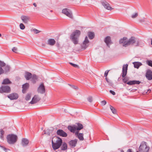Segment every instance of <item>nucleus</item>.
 Returning <instances> with one entry per match:
<instances>
[{
    "label": "nucleus",
    "mask_w": 152,
    "mask_h": 152,
    "mask_svg": "<svg viewBox=\"0 0 152 152\" xmlns=\"http://www.w3.org/2000/svg\"><path fill=\"white\" fill-rule=\"evenodd\" d=\"M137 152H139L138 151H137Z\"/></svg>",
    "instance_id": "338daca9"
},
{
    "label": "nucleus",
    "mask_w": 152,
    "mask_h": 152,
    "mask_svg": "<svg viewBox=\"0 0 152 152\" xmlns=\"http://www.w3.org/2000/svg\"><path fill=\"white\" fill-rule=\"evenodd\" d=\"M29 84L28 83H26L23 85L22 92L23 93H26V90L29 88Z\"/></svg>",
    "instance_id": "5701e85b"
},
{
    "label": "nucleus",
    "mask_w": 152,
    "mask_h": 152,
    "mask_svg": "<svg viewBox=\"0 0 152 152\" xmlns=\"http://www.w3.org/2000/svg\"><path fill=\"white\" fill-rule=\"evenodd\" d=\"M69 64L70 65H71L72 66H74V67H79V66H78V65H77V64H73V63H71V62H69Z\"/></svg>",
    "instance_id": "49530a36"
},
{
    "label": "nucleus",
    "mask_w": 152,
    "mask_h": 152,
    "mask_svg": "<svg viewBox=\"0 0 152 152\" xmlns=\"http://www.w3.org/2000/svg\"><path fill=\"white\" fill-rule=\"evenodd\" d=\"M44 131L45 132V133L46 134V131L45 130Z\"/></svg>",
    "instance_id": "052dcab7"
},
{
    "label": "nucleus",
    "mask_w": 152,
    "mask_h": 152,
    "mask_svg": "<svg viewBox=\"0 0 152 152\" xmlns=\"http://www.w3.org/2000/svg\"><path fill=\"white\" fill-rule=\"evenodd\" d=\"M69 85L71 86H72V87L74 89H77L78 88L77 86H74V85H72V86H71V85H70L69 84H68Z\"/></svg>",
    "instance_id": "09e8293b"
},
{
    "label": "nucleus",
    "mask_w": 152,
    "mask_h": 152,
    "mask_svg": "<svg viewBox=\"0 0 152 152\" xmlns=\"http://www.w3.org/2000/svg\"><path fill=\"white\" fill-rule=\"evenodd\" d=\"M138 15V13L137 12L135 13L132 15V18H136Z\"/></svg>",
    "instance_id": "a19ab883"
},
{
    "label": "nucleus",
    "mask_w": 152,
    "mask_h": 152,
    "mask_svg": "<svg viewBox=\"0 0 152 152\" xmlns=\"http://www.w3.org/2000/svg\"><path fill=\"white\" fill-rule=\"evenodd\" d=\"M88 36L90 39H93L94 37V32H89L88 34Z\"/></svg>",
    "instance_id": "2f4dec72"
},
{
    "label": "nucleus",
    "mask_w": 152,
    "mask_h": 152,
    "mask_svg": "<svg viewBox=\"0 0 152 152\" xmlns=\"http://www.w3.org/2000/svg\"><path fill=\"white\" fill-rule=\"evenodd\" d=\"M80 34V30H76L74 31L70 36V39L75 45L78 43V38Z\"/></svg>",
    "instance_id": "f03ea898"
},
{
    "label": "nucleus",
    "mask_w": 152,
    "mask_h": 152,
    "mask_svg": "<svg viewBox=\"0 0 152 152\" xmlns=\"http://www.w3.org/2000/svg\"><path fill=\"white\" fill-rule=\"evenodd\" d=\"M141 83V82L138 81V80H133L132 81H129L128 82L126 83L127 84L129 85H134L135 84H139L140 83Z\"/></svg>",
    "instance_id": "412c9836"
},
{
    "label": "nucleus",
    "mask_w": 152,
    "mask_h": 152,
    "mask_svg": "<svg viewBox=\"0 0 152 152\" xmlns=\"http://www.w3.org/2000/svg\"><path fill=\"white\" fill-rule=\"evenodd\" d=\"M28 140L26 138H23L22 140L21 144L23 147L27 146L29 143Z\"/></svg>",
    "instance_id": "a211bd4d"
},
{
    "label": "nucleus",
    "mask_w": 152,
    "mask_h": 152,
    "mask_svg": "<svg viewBox=\"0 0 152 152\" xmlns=\"http://www.w3.org/2000/svg\"><path fill=\"white\" fill-rule=\"evenodd\" d=\"M149 149V147H148L146 145V142L143 141L140 145L139 151L140 152H148Z\"/></svg>",
    "instance_id": "39448f33"
},
{
    "label": "nucleus",
    "mask_w": 152,
    "mask_h": 152,
    "mask_svg": "<svg viewBox=\"0 0 152 152\" xmlns=\"http://www.w3.org/2000/svg\"><path fill=\"white\" fill-rule=\"evenodd\" d=\"M62 13L71 18H73L71 12L70 10L67 8H65L62 10Z\"/></svg>",
    "instance_id": "0eeeda50"
},
{
    "label": "nucleus",
    "mask_w": 152,
    "mask_h": 152,
    "mask_svg": "<svg viewBox=\"0 0 152 152\" xmlns=\"http://www.w3.org/2000/svg\"><path fill=\"white\" fill-rule=\"evenodd\" d=\"M133 64L134 65V67L137 69H138L139 67L142 65L141 63L139 62H133Z\"/></svg>",
    "instance_id": "bb28decb"
},
{
    "label": "nucleus",
    "mask_w": 152,
    "mask_h": 152,
    "mask_svg": "<svg viewBox=\"0 0 152 152\" xmlns=\"http://www.w3.org/2000/svg\"><path fill=\"white\" fill-rule=\"evenodd\" d=\"M32 75L31 73L28 72H26L25 75V77L27 80H29L32 77Z\"/></svg>",
    "instance_id": "b1692460"
},
{
    "label": "nucleus",
    "mask_w": 152,
    "mask_h": 152,
    "mask_svg": "<svg viewBox=\"0 0 152 152\" xmlns=\"http://www.w3.org/2000/svg\"><path fill=\"white\" fill-rule=\"evenodd\" d=\"M127 152H132L131 149H129L127 151Z\"/></svg>",
    "instance_id": "6e6d98bb"
},
{
    "label": "nucleus",
    "mask_w": 152,
    "mask_h": 152,
    "mask_svg": "<svg viewBox=\"0 0 152 152\" xmlns=\"http://www.w3.org/2000/svg\"><path fill=\"white\" fill-rule=\"evenodd\" d=\"M68 129L71 132L74 133L75 131L77 130L76 126L74 125L72 126H69L67 127Z\"/></svg>",
    "instance_id": "aec40b11"
},
{
    "label": "nucleus",
    "mask_w": 152,
    "mask_h": 152,
    "mask_svg": "<svg viewBox=\"0 0 152 152\" xmlns=\"http://www.w3.org/2000/svg\"><path fill=\"white\" fill-rule=\"evenodd\" d=\"M50 11H51V12H52V10H51Z\"/></svg>",
    "instance_id": "69168bd1"
},
{
    "label": "nucleus",
    "mask_w": 152,
    "mask_h": 152,
    "mask_svg": "<svg viewBox=\"0 0 152 152\" xmlns=\"http://www.w3.org/2000/svg\"><path fill=\"white\" fill-rule=\"evenodd\" d=\"M139 41L134 37H132L127 41L126 44L124 45L125 47H127L129 45L135 44L136 46L139 45Z\"/></svg>",
    "instance_id": "20e7f679"
},
{
    "label": "nucleus",
    "mask_w": 152,
    "mask_h": 152,
    "mask_svg": "<svg viewBox=\"0 0 152 152\" xmlns=\"http://www.w3.org/2000/svg\"><path fill=\"white\" fill-rule=\"evenodd\" d=\"M56 133L58 135L63 137H66L67 136V134L62 129H59L57 130Z\"/></svg>",
    "instance_id": "9d476101"
},
{
    "label": "nucleus",
    "mask_w": 152,
    "mask_h": 152,
    "mask_svg": "<svg viewBox=\"0 0 152 152\" xmlns=\"http://www.w3.org/2000/svg\"><path fill=\"white\" fill-rule=\"evenodd\" d=\"M21 18L23 22L25 23H27L30 19L29 17L25 15L22 16Z\"/></svg>",
    "instance_id": "6ab92c4d"
},
{
    "label": "nucleus",
    "mask_w": 152,
    "mask_h": 152,
    "mask_svg": "<svg viewBox=\"0 0 152 152\" xmlns=\"http://www.w3.org/2000/svg\"><path fill=\"white\" fill-rule=\"evenodd\" d=\"M4 66H2L3 70V74H7L10 72V66L7 65L4 62Z\"/></svg>",
    "instance_id": "ddd939ff"
},
{
    "label": "nucleus",
    "mask_w": 152,
    "mask_h": 152,
    "mask_svg": "<svg viewBox=\"0 0 152 152\" xmlns=\"http://www.w3.org/2000/svg\"><path fill=\"white\" fill-rule=\"evenodd\" d=\"M56 42V41L54 39H50L48 40L47 44L51 46H53L55 44Z\"/></svg>",
    "instance_id": "393cba45"
},
{
    "label": "nucleus",
    "mask_w": 152,
    "mask_h": 152,
    "mask_svg": "<svg viewBox=\"0 0 152 152\" xmlns=\"http://www.w3.org/2000/svg\"><path fill=\"white\" fill-rule=\"evenodd\" d=\"M33 5L35 7H37V4L36 3H33Z\"/></svg>",
    "instance_id": "13d9d810"
},
{
    "label": "nucleus",
    "mask_w": 152,
    "mask_h": 152,
    "mask_svg": "<svg viewBox=\"0 0 152 152\" xmlns=\"http://www.w3.org/2000/svg\"><path fill=\"white\" fill-rule=\"evenodd\" d=\"M110 92L111 94H113V95H115V92L114 91L112 90H110Z\"/></svg>",
    "instance_id": "603ef678"
},
{
    "label": "nucleus",
    "mask_w": 152,
    "mask_h": 152,
    "mask_svg": "<svg viewBox=\"0 0 152 152\" xmlns=\"http://www.w3.org/2000/svg\"><path fill=\"white\" fill-rule=\"evenodd\" d=\"M108 80L109 79L106 77L105 80L107 82Z\"/></svg>",
    "instance_id": "bf43d9fd"
},
{
    "label": "nucleus",
    "mask_w": 152,
    "mask_h": 152,
    "mask_svg": "<svg viewBox=\"0 0 152 152\" xmlns=\"http://www.w3.org/2000/svg\"><path fill=\"white\" fill-rule=\"evenodd\" d=\"M106 102L105 100H104L101 102L102 104L103 105H105L106 104Z\"/></svg>",
    "instance_id": "3c124183"
},
{
    "label": "nucleus",
    "mask_w": 152,
    "mask_h": 152,
    "mask_svg": "<svg viewBox=\"0 0 152 152\" xmlns=\"http://www.w3.org/2000/svg\"><path fill=\"white\" fill-rule=\"evenodd\" d=\"M145 76L148 80H151L152 79V71L150 69L147 70Z\"/></svg>",
    "instance_id": "2eb2a0df"
},
{
    "label": "nucleus",
    "mask_w": 152,
    "mask_h": 152,
    "mask_svg": "<svg viewBox=\"0 0 152 152\" xmlns=\"http://www.w3.org/2000/svg\"><path fill=\"white\" fill-rule=\"evenodd\" d=\"M77 126H76L77 130H80L82 129L83 128V126L82 124L78 123L77 124Z\"/></svg>",
    "instance_id": "72a5a7b5"
},
{
    "label": "nucleus",
    "mask_w": 152,
    "mask_h": 152,
    "mask_svg": "<svg viewBox=\"0 0 152 152\" xmlns=\"http://www.w3.org/2000/svg\"><path fill=\"white\" fill-rule=\"evenodd\" d=\"M7 97L11 100L17 99L18 98V94L16 93H13L8 95Z\"/></svg>",
    "instance_id": "f8f14e48"
},
{
    "label": "nucleus",
    "mask_w": 152,
    "mask_h": 152,
    "mask_svg": "<svg viewBox=\"0 0 152 152\" xmlns=\"http://www.w3.org/2000/svg\"><path fill=\"white\" fill-rule=\"evenodd\" d=\"M1 36V34L0 33V37Z\"/></svg>",
    "instance_id": "0e129e2a"
},
{
    "label": "nucleus",
    "mask_w": 152,
    "mask_h": 152,
    "mask_svg": "<svg viewBox=\"0 0 152 152\" xmlns=\"http://www.w3.org/2000/svg\"><path fill=\"white\" fill-rule=\"evenodd\" d=\"M121 152H124L123 150H122L121 151Z\"/></svg>",
    "instance_id": "680f3d73"
},
{
    "label": "nucleus",
    "mask_w": 152,
    "mask_h": 152,
    "mask_svg": "<svg viewBox=\"0 0 152 152\" xmlns=\"http://www.w3.org/2000/svg\"><path fill=\"white\" fill-rule=\"evenodd\" d=\"M88 101L91 102L92 101V97L91 96H89L87 98Z\"/></svg>",
    "instance_id": "37998d69"
},
{
    "label": "nucleus",
    "mask_w": 152,
    "mask_h": 152,
    "mask_svg": "<svg viewBox=\"0 0 152 152\" xmlns=\"http://www.w3.org/2000/svg\"><path fill=\"white\" fill-rule=\"evenodd\" d=\"M151 44L152 45V39L151 40Z\"/></svg>",
    "instance_id": "e2e57ef3"
},
{
    "label": "nucleus",
    "mask_w": 152,
    "mask_h": 152,
    "mask_svg": "<svg viewBox=\"0 0 152 152\" xmlns=\"http://www.w3.org/2000/svg\"><path fill=\"white\" fill-rule=\"evenodd\" d=\"M12 82L8 78H6L4 80L2 84H11Z\"/></svg>",
    "instance_id": "7c9ffc66"
},
{
    "label": "nucleus",
    "mask_w": 152,
    "mask_h": 152,
    "mask_svg": "<svg viewBox=\"0 0 152 152\" xmlns=\"http://www.w3.org/2000/svg\"><path fill=\"white\" fill-rule=\"evenodd\" d=\"M52 143L53 149L55 150L59 148L61 146L62 143V140L59 137L55 136L53 138Z\"/></svg>",
    "instance_id": "f257e3e1"
},
{
    "label": "nucleus",
    "mask_w": 152,
    "mask_h": 152,
    "mask_svg": "<svg viewBox=\"0 0 152 152\" xmlns=\"http://www.w3.org/2000/svg\"><path fill=\"white\" fill-rule=\"evenodd\" d=\"M128 66V64H126L124 65L123 66L122 74V76L123 77H124L126 75Z\"/></svg>",
    "instance_id": "9b49d317"
},
{
    "label": "nucleus",
    "mask_w": 152,
    "mask_h": 152,
    "mask_svg": "<svg viewBox=\"0 0 152 152\" xmlns=\"http://www.w3.org/2000/svg\"><path fill=\"white\" fill-rule=\"evenodd\" d=\"M4 62L0 61V75L3 74L2 66L4 65Z\"/></svg>",
    "instance_id": "cd10ccee"
},
{
    "label": "nucleus",
    "mask_w": 152,
    "mask_h": 152,
    "mask_svg": "<svg viewBox=\"0 0 152 152\" xmlns=\"http://www.w3.org/2000/svg\"><path fill=\"white\" fill-rule=\"evenodd\" d=\"M0 147L2 148L6 152H8L7 151H9L10 150L8 149H7L1 146L0 145Z\"/></svg>",
    "instance_id": "a18cd8bd"
},
{
    "label": "nucleus",
    "mask_w": 152,
    "mask_h": 152,
    "mask_svg": "<svg viewBox=\"0 0 152 152\" xmlns=\"http://www.w3.org/2000/svg\"><path fill=\"white\" fill-rule=\"evenodd\" d=\"M146 63L149 66L152 67V61L148 60Z\"/></svg>",
    "instance_id": "4c0bfd02"
},
{
    "label": "nucleus",
    "mask_w": 152,
    "mask_h": 152,
    "mask_svg": "<svg viewBox=\"0 0 152 152\" xmlns=\"http://www.w3.org/2000/svg\"><path fill=\"white\" fill-rule=\"evenodd\" d=\"M61 146V149L62 150L65 151L67 148V144L65 142H64Z\"/></svg>",
    "instance_id": "c756f323"
},
{
    "label": "nucleus",
    "mask_w": 152,
    "mask_h": 152,
    "mask_svg": "<svg viewBox=\"0 0 152 152\" xmlns=\"http://www.w3.org/2000/svg\"><path fill=\"white\" fill-rule=\"evenodd\" d=\"M109 71V70H107L105 71V72L104 73V76L105 77H107V75H108V74Z\"/></svg>",
    "instance_id": "8fccbe9b"
},
{
    "label": "nucleus",
    "mask_w": 152,
    "mask_h": 152,
    "mask_svg": "<svg viewBox=\"0 0 152 152\" xmlns=\"http://www.w3.org/2000/svg\"><path fill=\"white\" fill-rule=\"evenodd\" d=\"M89 42V41L88 39V37L87 36L85 37V40L83 41L82 45V48L84 49H86L88 46V44Z\"/></svg>",
    "instance_id": "f3484780"
},
{
    "label": "nucleus",
    "mask_w": 152,
    "mask_h": 152,
    "mask_svg": "<svg viewBox=\"0 0 152 152\" xmlns=\"http://www.w3.org/2000/svg\"><path fill=\"white\" fill-rule=\"evenodd\" d=\"M151 90H150V89L148 90L147 92H146V93H148V94L149 93H150V92H151Z\"/></svg>",
    "instance_id": "5fc2aeb1"
},
{
    "label": "nucleus",
    "mask_w": 152,
    "mask_h": 152,
    "mask_svg": "<svg viewBox=\"0 0 152 152\" xmlns=\"http://www.w3.org/2000/svg\"><path fill=\"white\" fill-rule=\"evenodd\" d=\"M104 42L109 47V45L111 43V38L109 36H107L104 39Z\"/></svg>",
    "instance_id": "4be33fe9"
},
{
    "label": "nucleus",
    "mask_w": 152,
    "mask_h": 152,
    "mask_svg": "<svg viewBox=\"0 0 152 152\" xmlns=\"http://www.w3.org/2000/svg\"><path fill=\"white\" fill-rule=\"evenodd\" d=\"M37 91L41 94H43L45 92V88L43 83H41L37 89Z\"/></svg>",
    "instance_id": "1a4fd4ad"
},
{
    "label": "nucleus",
    "mask_w": 152,
    "mask_h": 152,
    "mask_svg": "<svg viewBox=\"0 0 152 152\" xmlns=\"http://www.w3.org/2000/svg\"><path fill=\"white\" fill-rule=\"evenodd\" d=\"M102 5L104 8L108 10H112L113 8L110 6V4L106 1H103L102 2Z\"/></svg>",
    "instance_id": "4468645a"
},
{
    "label": "nucleus",
    "mask_w": 152,
    "mask_h": 152,
    "mask_svg": "<svg viewBox=\"0 0 152 152\" xmlns=\"http://www.w3.org/2000/svg\"><path fill=\"white\" fill-rule=\"evenodd\" d=\"M40 99L41 98L38 95H35L32 98L31 101L30 102V103L32 104H35L39 102Z\"/></svg>",
    "instance_id": "6e6552de"
},
{
    "label": "nucleus",
    "mask_w": 152,
    "mask_h": 152,
    "mask_svg": "<svg viewBox=\"0 0 152 152\" xmlns=\"http://www.w3.org/2000/svg\"><path fill=\"white\" fill-rule=\"evenodd\" d=\"M107 82L108 83V85H109L110 86H112L113 85V83L109 79L107 81Z\"/></svg>",
    "instance_id": "c03bdc74"
},
{
    "label": "nucleus",
    "mask_w": 152,
    "mask_h": 152,
    "mask_svg": "<svg viewBox=\"0 0 152 152\" xmlns=\"http://www.w3.org/2000/svg\"><path fill=\"white\" fill-rule=\"evenodd\" d=\"M31 94H28L26 96L25 98V99L26 101H28L31 99Z\"/></svg>",
    "instance_id": "e433bc0d"
},
{
    "label": "nucleus",
    "mask_w": 152,
    "mask_h": 152,
    "mask_svg": "<svg viewBox=\"0 0 152 152\" xmlns=\"http://www.w3.org/2000/svg\"><path fill=\"white\" fill-rule=\"evenodd\" d=\"M10 91V88L8 86H2L0 87V93H9Z\"/></svg>",
    "instance_id": "423d86ee"
},
{
    "label": "nucleus",
    "mask_w": 152,
    "mask_h": 152,
    "mask_svg": "<svg viewBox=\"0 0 152 152\" xmlns=\"http://www.w3.org/2000/svg\"><path fill=\"white\" fill-rule=\"evenodd\" d=\"M110 108L113 113L114 114H116V110L111 105H110Z\"/></svg>",
    "instance_id": "c9c22d12"
},
{
    "label": "nucleus",
    "mask_w": 152,
    "mask_h": 152,
    "mask_svg": "<svg viewBox=\"0 0 152 152\" xmlns=\"http://www.w3.org/2000/svg\"><path fill=\"white\" fill-rule=\"evenodd\" d=\"M77 140L76 139L74 140H71L69 142V144L71 148H74L77 144Z\"/></svg>",
    "instance_id": "dca6fc26"
},
{
    "label": "nucleus",
    "mask_w": 152,
    "mask_h": 152,
    "mask_svg": "<svg viewBox=\"0 0 152 152\" xmlns=\"http://www.w3.org/2000/svg\"><path fill=\"white\" fill-rule=\"evenodd\" d=\"M77 137L80 140H84L83 134V133H79Z\"/></svg>",
    "instance_id": "f704fd0d"
},
{
    "label": "nucleus",
    "mask_w": 152,
    "mask_h": 152,
    "mask_svg": "<svg viewBox=\"0 0 152 152\" xmlns=\"http://www.w3.org/2000/svg\"><path fill=\"white\" fill-rule=\"evenodd\" d=\"M20 29L22 30H23L25 28V26L22 23H21L20 24Z\"/></svg>",
    "instance_id": "79ce46f5"
},
{
    "label": "nucleus",
    "mask_w": 152,
    "mask_h": 152,
    "mask_svg": "<svg viewBox=\"0 0 152 152\" xmlns=\"http://www.w3.org/2000/svg\"><path fill=\"white\" fill-rule=\"evenodd\" d=\"M4 130L2 129H0V138L2 140H4Z\"/></svg>",
    "instance_id": "473e14b6"
},
{
    "label": "nucleus",
    "mask_w": 152,
    "mask_h": 152,
    "mask_svg": "<svg viewBox=\"0 0 152 152\" xmlns=\"http://www.w3.org/2000/svg\"><path fill=\"white\" fill-rule=\"evenodd\" d=\"M123 78H124L122 79L123 82L124 83H126L129 79L128 77H125V76Z\"/></svg>",
    "instance_id": "58836bf2"
},
{
    "label": "nucleus",
    "mask_w": 152,
    "mask_h": 152,
    "mask_svg": "<svg viewBox=\"0 0 152 152\" xmlns=\"http://www.w3.org/2000/svg\"><path fill=\"white\" fill-rule=\"evenodd\" d=\"M7 139L8 143L10 144H13L17 140V136L14 134H9L7 135Z\"/></svg>",
    "instance_id": "7ed1b4c3"
},
{
    "label": "nucleus",
    "mask_w": 152,
    "mask_h": 152,
    "mask_svg": "<svg viewBox=\"0 0 152 152\" xmlns=\"http://www.w3.org/2000/svg\"><path fill=\"white\" fill-rule=\"evenodd\" d=\"M12 50L13 52L17 53V48L15 47H13L12 49Z\"/></svg>",
    "instance_id": "de8ad7c7"
},
{
    "label": "nucleus",
    "mask_w": 152,
    "mask_h": 152,
    "mask_svg": "<svg viewBox=\"0 0 152 152\" xmlns=\"http://www.w3.org/2000/svg\"><path fill=\"white\" fill-rule=\"evenodd\" d=\"M42 46L43 47H44L46 46V44L45 43H42Z\"/></svg>",
    "instance_id": "864d4df0"
},
{
    "label": "nucleus",
    "mask_w": 152,
    "mask_h": 152,
    "mask_svg": "<svg viewBox=\"0 0 152 152\" xmlns=\"http://www.w3.org/2000/svg\"><path fill=\"white\" fill-rule=\"evenodd\" d=\"M31 31H33L35 33L37 34L40 32V31L38 30L36 28H34L33 29L31 30Z\"/></svg>",
    "instance_id": "ea45409f"
},
{
    "label": "nucleus",
    "mask_w": 152,
    "mask_h": 152,
    "mask_svg": "<svg viewBox=\"0 0 152 152\" xmlns=\"http://www.w3.org/2000/svg\"><path fill=\"white\" fill-rule=\"evenodd\" d=\"M127 39L126 37H124L123 38L121 39L120 40L119 43L120 44H123V46L125 47L124 45L126 43L127 41L126 39Z\"/></svg>",
    "instance_id": "a878e982"
},
{
    "label": "nucleus",
    "mask_w": 152,
    "mask_h": 152,
    "mask_svg": "<svg viewBox=\"0 0 152 152\" xmlns=\"http://www.w3.org/2000/svg\"><path fill=\"white\" fill-rule=\"evenodd\" d=\"M32 79L31 81L33 83H35L38 79L37 76L35 74H34L32 76Z\"/></svg>",
    "instance_id": "c85d7f7f"
},
{
    "label": "nucleus",
    "mask_w": 152,
    "mask_h": 152,
    "mask_svg": "<svg viewBox=\"0 0 152 152\" xmlns=\"http://www.w3.org/2000/svg\"><path fill=\"white\" fill-rule=\"evenodd\" d=\"M79 134L78 133V132H77L75 133V135H77L78 136V135Z\"/></svg>",
    "instance_id": "4d7b16f0"
}]
</instances>
